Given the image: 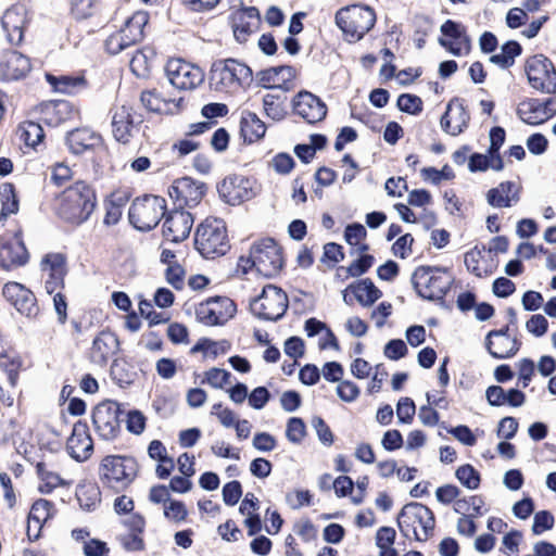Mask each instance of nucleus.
<instances>
[{
  "instance_id": "obj_1",
  "label": "nucleus",
  "mask_w": 556,
  "mask_h": 556,
  "mask_svg": "<svg viewBox=\"0 0 556 556\" xmlns=\"http://www.w3.org/2000/svg\"><path fill=\"white\" fill-rule=\"evenodd\" d=\"M96 207V193L84 181H77L65 189L56 200L59 216L67 223L80 225L86 222Z\"/></svg>"
},
{
  "instance_id": "obj_2",
  "label": "nucleus",
  "mask_w": 556,
  "mask_h": 556,
  "mask_svg": "<svg viewBox=\"0 0 556 556\" xmlns=\"http://www.w3.org/2000/svg\"><path fill=\"white\" fill-rule=\"evenodd\" d=\"M282 264V254L278 244L271 238H264L251 247L248 257L239 258L238 265L243 273L254 268L264 277H273L280 271Z\"/></svg>"
},
{
  "instance_id": "obj_3",
  "label": "nucleus",
  "mask_w": 556,
  "mask_h": 556,
  "mask_svg": "<svg viewBox=\"0 0 556 556\" xmlns=\"http://www.w3.org/2000/svg\"><path fill=\"white\" fill-rule=\"evenodd\" d=\"M252 80V70L235 59L217 61L212 65L210 81L217 91L233 93L250 86Z\"/></svg>"
},
{
  "instance_id": "obj_4",
  "label": "nucleus",
  "mask_w": 556,
  "mask_h": 556,
  "mask_svg": "<svg viewBox=\"0 0 556 556\" xmlns=\"http://www.w3.org/2000/svg\"><path fill=\"white\" fill-rule=\"evenodd\" d=\"M434 516L430 508L417 502L406 504L399 517L397 525L402 534L419 542L427 541L433 533Z\"/></svg>"
},
{
  "instance_id": "obj_5",
  "label": "nucleus",
  "mask_w": 556,
  "mask_h": 556,
  "mask_svg": "<svg viewBox=\"0 0 556 556\" xmlns=\"http://www.w3.org/2000/svg\"><path fill=\"white\" fill-rule=\"evenodd\" d=\"M194 244L205 258L225 255L230 249L225 222L219 218H206L195 230Z\"/></svg>"
},
{
  "instance_id": "obj_6",
  "label": "nucleus",
  "mask_w": 556,
  "mask_h": 556,
  "mask_svg": "<svg viewBox=\"0 0 556 556\" xmlns=\"http://www.w3.org/2000/svg\"><path fill=\"white\" fill-rule=\"evenodd\" d=\"M412 282L417 293L426 300H442L454 282L452 273L445 267L419 266Z\"/></svg>"
},
{
  "instance_id": "obj_7",
  "label": "nucleus",
  "mask_w": 556,
  "mask_h": 556,
  "mask_svg": "<svg viewBox=\"0 0 556 556\" xmlns=\"http://www.w3.org/2000/svg\"><path fill=\"white\" fill-rule=\"evenodd\" d=\"M376 13L368 5L352 4L336 13V24L350 42L361 40L375 25Z\"/></svg>"
},
{
  "instance_id": "obj_8",
  "label": "nucleus",
  "mask_w": 556,
  "mask_h": 556,
  "mask_svg": "<svg viewBox=\"0 0 556 556\" xmlns=\"http://www.w3.org/2000/svg\"><path fill=\"white\" fill-rule=\"evenodd\" d=\"M99 473L104 484L115 490H122L135 479L137 463L132 457L108 455L101 462Z\"/></svg>"
},
{
  "instance_id": "obj_9",
  "label": "nucleus",
  "mask_w": 556,
  "mask_h": 556,
  "mask_svg": "<svg viewBox=\"0 0 556 556\" xmlns=\"http://www.w3.org/2000/svg\"><path fill=\"white\" fill-rule=\"evenodd\" d=\"M165 200L157 195H144L136 199L129 207L130 223L141 231L154 228L165 216Z\"/></svg>"
},
{
  "instance_id": "obj_10",
  "label": "nucleus",
  "mask_w": 556,
  "mask_h": 556,
  "mask_svg": "<svg viewBox=\"0 0 556 556\" xmlns=\"http://www.w3.org/2000/svg\"><path fill=\"white\" fill-rule=\"evenodd\" d=\"M250 308L257 318L276 321L288 308V296L282 289L267 285L262 293L251 301Z\"/></svg>"
},
{
  "instance_id": "obj_11",
  "label": "nucleus",
  "mask_w": 556,
  "mask_h": 556,
  "mask_svg": "<svg viewBox=\"0 0 556 556\" xmlns=\"http://www.w3.org/2000/svg\"><path fill=\"white\" fill-rule=\"evenodd\" d=\"M124 410L115 401L98 404L92 414V421L98 434L106 441L114 440L121 431Z\"/></svg>"
},
{
  "instance_id": "obj_12",
  "label": "nucleus",
  "mask_w": 556,
  "mask_h": 556,
  "mask_svg": "<svg viewBox=\"0 0 556 556\" xmlns=\"http://www.w3.org/2000/svg\"><path fill=\"white\" fill-rule=\"evenodd\" d=\"M526 73L532 88L544 93L556 92V71L546 56L538 54L529 58Z\"/></svg>"
},
{
  "instance_id": "obj_13",
  "label": "nucleus",
  "mask_w": 556,
  "mask_h": 556,
  "mask_svg": "<svg viewBox=\"0 0 556 556\" xmlns=\"http://www.w3.org/2000/svg\"><path fill=\"white\" fill-rule=\"evenodd\" d=\"M235 313L236 304L227 296L211 298L195 308L198 321L205 326L224 325Z\"/></svg>"
},
{
  "instance_id": "obj_14",
  "label": "nucleus",
  "mask_w": 556,
  "mask_h": 556,
  "mask_svg": "<svg viewBox=\"0 0 556 556\" xmlns=\"http://www.w3.org/2000/svg\"><path fill=\"white\" fill-rule=\"evenodd\" d=\"M165 72L169 83L181 90L194 89L204 80V72L201 67L180 59L169 60Z\"/></svg>"
},
{
  "instance_id": "obj_15",
  "label": "nucleus",
  "mask_w": 556,
  "mask_h": 556,
  "mask_svg": "<svg viewBox=\"0 0 556 556\" xmlns=\"http://www.w3.org/2000/svg\"><path fill=\"white\" fill-rule=\"evenodd\" d=\"M217 190L219 197L230 205H239L253 199L257 193L255 181L241 175L227 176L218 185Z\"/></svg>"
},
{
  "instance_id": "obj_16",
  "label": "nucleus",
  "mask_w": 556,
  "mask_h": 556,
  "mask_svg": "<svg viewBox=\"0 0 556 556\" xmlns=\"http://www.w3.org/2000/svg\"><path fill=\"white\" fill-rule=\"evenodd\" d=\"M206 192L204 182L191 177L176 179L168 189V194L178 208L184 206L194 207L203 199Z\"/></svg>"
},
{
  "instance_id": "obj_17",
  "label": "nucleus",
  "mask_w": 556,
  "mask_h": 556,
  "mask_svg": "<svg viewBox=\"0 0 556 556\" xmlns=\"http://www.w3.org/2000/svg\"><path fill=\"white\" fill-rule=\"evenodd\" d=\"M142 116L129 105L115 106L112 111V132L123 143L129 141L135 129L142 123Z\"/></svg>"
},
{
  "instance_id": "obj_18",
  "label": "nucleus",
  "mask_w": 556,
  "mask_h": 556,
  "mask_svg": "<svg viewBox=\"0 0 556 556\" xmlns=\"http://www.w3.org/2000/svg\"><path fill=\"white\" fill-rule=\"evenodd\" d=\"M294 114L308 124L323 121L327 115V106L320 98L309 91H300L292 100Z\"/></svg>"
},
{
  "instance_id": "obj_19",
  "label": "nucleus",
  "mask_w": 556,
  "mask_h": 556,
  "mask_svg": "<svg viewBox=\"0 0 556 556\" xmlns=\"http://www.w3.org/2000/svg\"><path fill=\"white\" fill-rule=\"evenodd\" d=\"M28 262V252L17 236L0 237V267L11 270Z\"/></svg>"
},
{
  "instance_id": "obj_20",
  "label": "nucleus",
  "mask_w": 556,
  "mask_h": 556,
  "mask_svg": "<svg viewBox=\"0 0 556 556\" xmlns=\"http://www.w3.org/2000/svg\"><path fill=\"white\" fill-rule=\"evenodd\" d=\"M193 216L181 208L170 211L164 219L163 236L170 242L186 240L193 225Z\"/></svg>"
},
{
  "instance_id": "obj_21",
  "label": "nucleus",
  "mask_w": 556,
  "mask_h": 556,
  "mask_svg": "<svg viewBox=\"0 0 556 556\" xmlns=\"http://www.w3.org/2000/svg\"><path fill=\"white\" fill-rule=\"evenodd\" d=\"M441 33L444 37L439 39V43L456 56L466 55L470 51V39L466 35L465 27L452 20H447L441 26Z\"/></svg>"
},
{
  "instance_id": "obj_22",
  "label": "nucleus",
  "mask_w": 556,
  "mask_h": 556,
  "mask_svg": "<svg viewBox=\"0 0 556 556\" xmlns=\"http://www.w3.org/2000/svg\"><path fill=\"white\" fill-rule=\"evenodd\" d=\"M230 20L233 36L240 43L247 42L249 37L258 29L261 23L258 10L254 7L236 10Z\"/></svg>"
},
{
  "instance_id": "obj_23",
  "label": "nucleus",
  "mask_w": 556,
  "mask_h": 556,
  "mask_svg": "<svg viewBox=\"0 0 556 556\" xmlns=\"http://www.w3.org/2000/svg\"><path fill=\"white\" fill-rule=\"evenodd\" d=\"M27 22V10L23 4H13L4 11L1 17V26L11 45L22 42Z\"/></svg>"
},
{
  "instance_id": "obj_24",
  "label": "nucleus",
  "mask_w": 556,
  "mask_h": 556,
  "mask_svg": "<svg viewBox=\"0 0 556 556\" xmlns=\"http://www.w3.org/2000/svg\"><path fill=\"white\" fill-rule=\"evenodd\" d=\"M295 76L292 66L282 65L269 67L256 74L257 81L261 86L271 89V92L287 93L291 89V81Z\"/></svg>"
},
{
  "instance_id": "obj_25",
  "label": "nucleus",
  "mask_w": 556,
  "mask_h": 556,
  "mask_svg": "<svg viewBox=\"0 0 556 556\" xmlns=\"http://www.w3.org/2000/svg\"><path fill=\"white\" fill-rule=\"evenodd\" d=\"M122 22L118 34H123V38L130 47L143 37V28L147 25L149 17L143 11H137L131 15L125 14L123 11H117L113 22Z\"/></svg>"
},
{
  "instance_id": "obj_26",
  "label": "nucleus",
  "mask_w": 556,
  "mask_h": 556,
  "mask_svg": "<svg viewBox=\"0 0 556 556\" xmlns=\"http://www.w3.org/2000/svg\"><path fill=\"white\" fill-rule=\"evenodd\" d=\"M41 270L46 276L45 288L52 294L63 287L66 274V258L61 253H49L41 261Z\"/></svg>"
},
{
  "instance_id": "obj_27",
  "label": "nucleus",
  "mask_w": 556,
  "mask_h": 556,
  "mask_svg": "<svg viewBox=\"0 0 556 556\" xmlns=\"http://www.w3.org/2000/svg\"><path fill=\"white\" fill-rule=\"evenodd\" d=\"M556 112L553 100L540 101L530 99L519 104L517 114L522 122L529 125H539L547 121Z\"/></svg>"
},
{
  "instance_id": "obj_28",
  "label": "nucleus",
  "mask_w": 556,
  "mask_h": 556,
  "mask_svg": "<svg viewBox=\"0 0 556 556\" xmlns=\"http://www.w3.org/2000/svg\"><path fill=\"white\" fill-rule=\"evenodd\" d=\"M470 115L464 103L459 99H453L448 102L440 124L442 129L451 136H458L468 126Z\"/></svg>"
},
{
  "instance_id": "obj_29",
  "label": "nucleus",
  "mask_w": 556,
  "mask_h": 556,
  "mask_svg": "<svg viewBox=\"0 0 556 556\" xmlns=\"http://www.w3.org/2000/svg\"><path fill=\"white\" fill-rule=\"evenodd\" d=\"M30 71L29 59L14 50H7L0 54V78L2 80H17Z\"/></svg>"
},
{
  "instance_id": "obj_30",
  "label": "nucleus",
  "mask_w": 556,
  "mask_h": 556,
  "mask_svg": "<svg viewBox=\"0 0 556 556\" xmlns=\"http://www.w3.org/2000/svg\"><path fill=\"white\" fill-rule=\"evenodd\" d=\"M520 341L502 332H489L485 339V348L494 358L513 357L520 349Z\"/></svg>"
},
{
  "instance_id": "obj_31",
  "label": "nucleus",
  "mask_w": 556,
  "mask_h": 556,
  "mask_svg": "<svg viewBox=\"0 0 556 556\" xmlns=\"http://www.w3.org/2000/svg\"><path fill=\"white\" fill-rule=\"evenodd\" d=\"M41 119L51 127H56L66 121L74 118L76 111L74 106L65 100L50 101L40 106Z\"/></svg>"
},
{
  "instance_id": "obj_32",
  "label": "nucleus",
  "mask_w": 556,
  "mask_h": 556,
  "mask_svg": "<svg viewBox=\"0 0 556 556\" xmlns=\"http://www.w3.org/2000/svg\"><path fill=\"white\" fill-rule=\"evenodd\" d=\"M68 149L74 154H83L87 151L102 147V138L89 128H77L68 132L66 137Z\"/></svg>"
},
{
  "instance_id": "obj_33",
  "label": "nucleus",
  "mask_w": 556,
  "mask_h": 556,
  "mask_svg": "<svg viewBox=\"0 0 556 556\" xmlns=\"http://www.w3.org/2000/svg\"><path fill=\"white\" fill-rule=\"evenodd\" d=\"M66 448L70 455L76 460H86L92 451V440L87 427L80 422L73 427L72 435L68 438Z\"/></svg>"
},
{
  "instance_id": "obj_34",
  "label": "nucleus",
  "mask_w": 556,
  "mask_h": 556,
  "mask_svg": "<svg viewBox=\"0 0 556 556\" xmlns=\"http://www.w3.org/2000/svg\"><path fill=\"white\" fill-rule=\"evenodd\" d=\"M118 339L110 331L100 332L92 342L91 359L97 365H105L118 350Z\"/></svg>"
},
{
  "instance_id": "obj_35",
  "label": "nucleus",
  "mask_w": 556,
  "mask_h": 556,
  "mask_svg": "<svg viewBox=\"0 0 556 556\" xmlns=\"http://www.w3.org/2000/svg\"><path fill=\"white\" fill-rule=\"evenodd\" d=\"M30 429L11 419L4 429V440L11 442L17 454L27 457L33 450Z\"/></svg>"
},
{
  "instance_id": "obj_36",
  "label": "nucleus",
  "mask_w": 556,
  "mask_h": 556,
  "mask_svg": "<svg viewBox=\"0 0 556 556\" xmlns=\"http://www.w3.org/2000/svg\"><path fill=\"white\" fill-rule=\"evenodd\" d=\"M520 187L511 181L501 182L486 193V201L493 207H510L516 204L520 197Z\"/></svg>"
},
{
  "instance_id": "obj_37",
  "label": "nucleus",
  "mask_w": 556,
  "mask_h": 556,
  "mask_svg": "<svg viewBox=\"0 0 556 556\" xmlns=\"http://www.w3.org/2000/svg\"><path fill=\"white\" fill-rule=\"evenodd\" d=\"M53 516V504L47 500H38L36 501L28 514L27 520V535L31 538V527L36 526V532L34 533V538L38 539L40 530L45 522Z\"/></svg>"
},
{
  "instance_id": "obj_38",
  "label": "nucleus",
  "mask_w": 556,
  "mask_h": 556,
  "mask_svg": "<svg viewBox=\"0 0 556 556\" xmlns=\"http://www.w3.org/2000/svg\"><path fill=\"white\" fill-rule=\"evenodd\" d=\"M46 79L54 91L65 94H75L86 87V80L80 75L46 74Z\"/></svg>"
},
{
  "instance_id": "obj_39",
  "label": "nucleus",
  "mask_w": 556,
  "mask_h": 556,
  "mask_svg": "<svg viewBox=\"0 0 556 556\" xmlns=\"http://www.w3.org/2000/svg\"><path fill=\"white\" fill-rule=\"evenodd\" d=\"M241 132L245 140L254 142L265 136V123L253 112L244 110L240 118Z\"/></svg>"
},
{
  "instance_id": "obj_40",
  "label": "nucleus",
  "mask_w": 556,
  "mask_h": 556,
  "mask_svg": "<svg viewBox=\"0 0 556 556\" xmlns=\"http://www.w3.org/2000/svg\"><path fill=\"white\" fill-rule=\"evenodd\" d=\"M348 290L354 293L355 299L363 306L372 305L382 295L381 291L368 278L362 279L355 285H350Z\"/></svg>"
},
{
  "instance_id": "obj_41",
  "label": "nucleus",
  "mask_w": 556,
  "mask_h": 556,
  "mask_svg": "<svg viewBox=\"0 0 556 556\" xmlns=\"http://www.w3.org/2000/svg\"><path fill=\"white\" fill-rule=\"evenodd\" d=\"M287 96L283 92H268L263 97V109L267 117L282 121L287 116Z\"/></svg>"
},
{
  "instance_id": "obj_42",
  "label": "nucleus",
  "mask_w": 556,
  "mask_h": 556,
  "mask_svg": "<svg viewBox=\"0 0 556 556\" xmlns=\"http://www.w3.org/2000/svg\"><path fill=\"white\" fill-rule=\"evenodd\" d=\"M76 497L83 509L92 511L100 505L101 492L94 483H81L77 486Z\"/></svg>"
},
{
  "instance_id": "obj_43",
  "label": "nucleus",
  "mask_w": 556,
  "mask_h": 556,
  "mask_svg": "<svg viewBox=\"0 0 556 556\" xmlns=\"http://www.w3.org/2000/svg\"><path fill=\"white\" fill-rule=\"evenodd\" d=\"M504 167L500 154H492L489 150L486 154L473 153L468 163L470 172H484L492 168L496 172L502 170Z\"/></svg>"
},
{
  "instance_id": "obj_44",
  "label": "nucleus",
  "mask_w": 556,
  "mask_h": 556,
  "mask_svg": "<svg viewBox=\"0 0 556 556\" xmlns=\"http://www.w3.org/2000/svg\"><path fill=\"white\" fill-rule=\"evenodd\" d=\"M16 136L26 147L36 148L42 141L45 132L40 124L26 121L20 124Z\"/></svg>"
},
{
  "instance_id": "obj_45",
  "label": "nucleus",
  "mask_w": 556,
  "mask_h": 556,
  "mask_svg": "<svg viewBox=\"0 0 556 556\" xmlns=\"http://www.w3.org/2000/svg\"><path fill=\"white\" fill-rule=\"evenodd\" d=\"M36 469L41 481L38 488L41 493H50L64 483L63 479L56 472L49 470L45 463H38Z\"/></svg>"
},
{
  "instance_id": "obj_46",
  "label": "nucleus",
  "mask_w": 556,
  "mask_h": 556,
  "mask_svg": "<svg viewBox=\"0 0 556 556\" xmlns=\"http://www.w3.org/2000/svg\"><path fill=\"white\" fill-rule=\"evenodd\" d=\"M484 501L479 495L469 496L468 498H459L454 503V510L462 515L481 516Z\"/></svg>"
},
{
  "instance_id": "obj_47",
  "label": "nucleus",
  "mask_w": 556,
  "mask_h": 556,
  "mask_svg": "<svg viewBox=\"0 0 556 556\" xmlns=\"http://www.w3.org/2000/svg\"><path fill=\"white\" fill-rule=\"evenodd\" d=\"M366 236V228L358 223L348 225L344 231V239L346 243L356 247V250L361 253L368 250V245L363 242Z\"/></svg>"
},
{
  "instance_id": "obj_48",
  "label": "nucleus",
  "mask_w": 556,
  "mask_h": 556,
  "mask_svg": "<svg viewBox=\"0 0 556 556\" xmlns=\"http://www.w3.org/2000/svg\"><path fill=\"white\" fill-rule=\"evenodd\" d=\"M458 481L469 490H476L480 485V475L471 465H463L456 470Z\"/></svg>"
},
{
  "instance_id": "obj_49",
  "label": "nucleus",
  "mask_w": 556,
  "mask_h": 556,
  "mask_svg": "<svg viewBox=\"0 0 556 556\" xmlns=\"http://www.w3.org/2000/svg\"><path fill=\"white\" fill-rule=\"evenodd\" d=\"M117 542L127 552H141L144 549L142 534L132 532H123L117 534Z\"/></svg>"
},
{
  "instance_id": "obj_50",
  "label": "nucleus",
  "mask_w": 556,
  "mask_h": 556,
  "mask_svg": "<svg viewBox=\"0 0 556 556\" xmlns=\"http://www.w3.org/2000/svg\"><path fill=\"white\" fill-rule=\"evenodd\" d=\"M0 197L2 202V214H14L18 210V203L14 194V188L11 184H3L0 187Z\"/></svg>"
},
{
  "instance_id": "obj_51",
  "label": "nucleus",
  "mask_w": 556,
  "mask_h": 556,
  "mask_svg": "<svg viewBox=\"0 0 556 556\" xmlns=\"http://www.w3.org/2000/svg\"><path fill=\"white\" fill-rule=\"evenodd\" d=\"M374 264V256L369 254H363L353 263L350 264L349 267H341L339 271L344 270L346 273L345 277H358L365 274Z\"/></svg>"
},
{
  "instance_id": "obj_52",
  "label": "nucleus",
  "mask_w": 556,
  "mask_h": 556,
  "mask_svg": "<svg viewBox=\"0 0 556 556\" xmlns=\"http://www.w3.org/2000/svg\"><path fill=\"white\" fill-rule=\"evenodd\" d=\"M18 302H16L13 306L16 311L27 318H35L39 314V307L37 305V300L31 291L25 293Z\"/></svg>"
},
{
  "instance_id": "obj_53",
  "label": "nucleus",
  "mask_w": 556,
  "mask_h": 556,
  "mask_svg": "<svg viewBox=\"0 0 556 556\" xmlns=\"http://www.w3.org/2000/svg\"><path fill=\"white\" fill-rule=\"evenodd\" d=\"M397 108L402 112L416 115L422 110V101L418 96L403 93L397 98Z\"/></svg>"
},
{
  "instance_id": "obj_54",
  "label": "nucleus",
  "mask_w": 556,
  "mask_h": 556,
  "mask_svg": "<svg viewBox=\"0 0 556 556\" xmlns=\"http://www.w3.org/2000/svg\"><path fill=\"white\" fill-rule=\"evenodd\" d=\"M38 445L41 450H48L50 452H55L60 448V441L58 439V433L45 426L38 432Z\"/></svg>"
},
{
  "instance_id": "obj_55",
  "label": "nucleus",
  "mask_w": 556,
  "mask_h": 556,
  "mask_svg": "<svg viewBox=\"0 0 556 556\" xmlns=\"http://www.w3.org/2000/svg\"><path fill=\"white\" fill-rule=\"evenodd\" d=\"M188 511L180 501L169 500L164 506V516L174 522H181L187 518Z\"/></svg>"
},
{
  "instance_id": "obj_56",
  "label": "nucleus",
  "mask_w": 556,
  "mask_h": 556,
  "mask_svg": "<svg viewBox=\"0 0 556 556\" xmlns=\"http://www.w3.org/2000/svg\"><path fill=\"white\" fill-rule=\"evenodd\" d=\"M306 433L305 424L301 418L292 417L287 424L286 437L292 443H301Z\"/></svg>"
},
{
  "instance_id": "obj_57",
  "label": "nucleus",
  "mask_w": 556,
  "mask_h": 556,
  "mask_svg": "<svg viewBox=\"0 0 556 556\" xmlns=\"http://www.w3.org/2000/svg\"><path fill=\"white\" fill-rule=\"evenodd\" d=\"M416 413L415 403L409 397H401L396 405L399 422L410 424Z\"/></svg>"
},
{
  "instance_id": "obj_58",
  "label": "nucleus",
  "mask_w": 556,
  "mask_h": 556,
  "mask_svg": "<svg viewBox=\"0 0 556 556\" xmlns=\"http://www.w3.org/2000/svg\"><path fill=\"white\" fill-rule=\"evenodd\" d=\"M230 376L229 371L214 367L205 372V379L202 382H206L215 389H222L229 383Z\"/></svg>"
},
{
  "instance_id": "obj_59",
  "label": "nucleus",
  "mask_w": 556,
  "mask_h": 556,
  "mask_svg": "<svg viewBox=\"0 0 556 556\" xmlns=\"http://www.w3.org/2000/svg\"><path fill=\"white\" fill-rule=\"evenodd\" d=\"M140 101L150 112L162 113L165 111L166 102L154 91H143Z\"/></svg>"
},
{
  "instance_id": "obj_60",
  "label": "nucleus",
  "mask_w": 556,
  "mask_h": 556,
  "mask_svg": "<svg viewBox=\"0 0 556 556\" xmlns=\"http://www.w3.org/2000/svg\"><path fill=\"white\" fill-rule=\"evenodd\" d=\"M186 271L178 263L167 266L165 271L166 281L177 290L185 286Z\"/></svg>"
},
{
  "instance_id": "obj_61",
  "label": "nucleus",
  "mask_w": 556,
  "mask_h": 556,
  "mask_svg": "<svg viewBox=\"0 0 556 556\" xmlns=\"http://www.w3.org/2000/svg\"><path fill=\"white\" fill-rule=\"evenodd\" d=\"M554 517L547 510L538 511L534 515L532 532L535 535L543 533L544 531L551 530L554 527Z\"/></svg>"
},
{
  "instance_id": "obj_62",
  "label": "nucleus",
  "mask_w": 556,
  "mask_h": 556,
  "mask_svg": "<svg viewBox=\"0 0 556 556\" xmlns=\"http://www.w3.org/2000/svg\"><path fill=\"white\" fill-rule=\"evenodd\" d=\"M242 495V488L239 481L233 480L226 483L223 488V500L226 505H236Z\"/></svg>"
},
{
  "instance_id": "obj_63",
  "label": "nucleus",
  "mask_w": 556,
  "mask_h": 556,
  "mask_svg": "<svg viewBox=\"0 0 556 556\" xmlns=\"http://www.w3.org/2000/svg\"><path fill=\"white\" fill-rule=\"evenodd\" d=\"M127 430L135 434H140L146 428V417L139 410H129L126 414Z\"/></svg>"
},
{
  "instance_id": "obj_64",
  "label": "nucleus",
  "mask_w": 556,
  "mask_h": 556,
  "mask_svg": "<svg viewBox=\"0 0 556 556\" xmlns=\"http://www.w3.org/2000/svg\"><path fill=\"white\" fill-rule=\"evenodd\" d=\"M548 328L547 319L541 315H532L526 323V329L535 337H542L546 333Z\"/></svg>"
}]
</instances>
